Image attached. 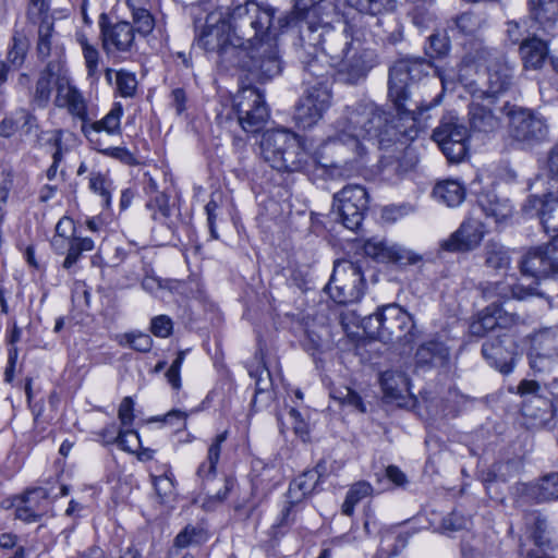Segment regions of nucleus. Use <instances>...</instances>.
Wrapping results in <instances>:
<instances>
[{
    "label": "nucleus",
    "mask_w": 558,
    "mask_h": 558,
    "mask_svg": "<svg viewBox=\"0 0 558 558\" xmlns=\"http://www.w3.org/2000/svg\"><path fill=\"white\" fill-rule=\"evenodd\" d=\"M430 64L423 59H402L389 69L388 97L396 109L398 119L408 126L392 124L388 114L373 101H359L347 106L332 125V133L325 142V148H341L344 162L365 154L366 142L377 141L380 147L409 135L423 119L425 111L436 106L435 101L424 105L412 99L411 84L428 73Z\"/></svg>",
    "instance_id": "nucleus-1"
},
{
    "label": "nucleus",
    "mask_w": 558,
    "mask_h": 558,
    "mask_svg": "<svg viewBox=\"0 0 558 558\" xmlns=\"http://www.w3.org/2000/svg\"><path fill=\"white\" fill-rule=\"evenodd\" d=\"M279 22L284 23L281 24L282 28L298 27L299 41L308 48L320 46L323 52L335 64L345 59L362 36L361 31L349 23H343L340 28L330 25L318 26L305 16H284Z\"/></svg>",
    "instance_id": "nucleus-2"
},
{
    "label": "nucleus",
    "mask_w": 558,
    "mask_h": 558,
    "mask_svg": "<svg viewBox=\"0 0 558 558\" xmlns=\"http://www.w3.org/2000/svg\"><path fill=\"white\" fill-rule=\"evenodd\" d=\"M274 15V9L262 7L255 1H245L243 4L234 7L226 13L228 29L233 36V43L239 44V48L243 49L283 32L286 28H282V23L279 22L281 17L278 19V25H276Z\"/></svg>",
    "instance_id": "nucleus-3"
},
{
    "label": "nucleus",
    "mask_w": 558,
    "mask_h": 558,
    "mask_svg": "<svg viewBox=\"0 0 558 558\" xmlns=\"http://www.w3.org/2000/svg\"><path fill=\"white\" fill-rule=\"evenodd\" d=\"M192 15L197 45L206 51L217 52L220 63L229 69L241 49L239 44L233 43L226 13L222 10L207 12L202 8H195Z\"/></svg>",
    "instance_id": "nucleus-4"
},
{
    "label": "nucleus",
    "mask_w": 558,
    "mask_h": 558,
    "mask_svg": "<svg viewBox=\"0 0 558 558\" xmlns=\"http://www.w3.org/2000/svg\"><path fill=\"white\" fill-rule=\"evenodd\" d=\"M260 154L271 168L283 172L302 171L311 159L304 138L288 130L266 132L260 142Z\"/></svg>",
    "instance_id": "nucleus-5"
},
{
    "label": "nucleus",
    "mask_w": 558,
    "mask_h": 558,
    "mask_svg": "<svg viewBox=\"0 0 558 558\" xmlns=\"http://www.w3.org/2000/svg\"><path fill=\"white\" fill-rule=\"evenodd\" d=\"M278 35L275 34L241 49L229 68H236L259 83H266L280 75L283 63L277 44Z\"/></svg>",
    "instance_id": "nucleus-6"
},
{
    "label": "nucleus",
    "mask_w": 558,
    "mask_h": 558,
    "mask_svg": "<svg viewBox=\"0 0 558 558\" xmlns=\"http://www.w3.org/2000/svg\"><path fill=\"white\" fill-rule=\"evenodd\" d=\"M362 260L338 259L326 290L330 298L339 304L359 301L364 294L365 280L362 270Z\"/></svg>",
    "instance_id": "nucleus-7"
},
{
    "label": "nucleus",
    "mask_w": 558,
    "mask_h": 558,
    "mask_svg": "<svg viewBox=\"0 0 558 558\" xmlns=\"http://www.w3.org/2000/svg\"><path fill=\"white\" fill-rule=\"evenodd\" d=\"M509 135L522 148H533L549 137V125L542 114L526 108L512 107L508 112Z\"/></svg>",
    "instance_id": "nucleus-8"
},
{
    "label": "nucleus",
    "mask_w": 558,
    "mask_h": 558,
    "mask_svg": "<svg viewBox=\"0 0 558 558\" xmlns=\"http://www.w3.org/2000/svg\"><path fill=\"white\" fill-rule=\"evenodd\" d=\"M233 109L239 124L248 133L260 131L269 118L264 96L252 86L239 90L233 99Z\"/></svg>",
    "instance_id": "nucleus-9"
},
{
    "label": "nucleus",
    "mask_w": 558,
    "mask_h": 558,
    "mask_svg": "<svg viewBox=\"0 0 558 558\" xmlns=\"http://www.w3.org/2000/svg\"><path fill=\"white\" fill-rule=\"evenodd\" d=\"M433 140L438 144L449 162H461L468 155V129L453 114L442 118L433 132Z\"/></svg>",
    "instance_id": "nucleus-10"
},
{
    "label": "nucleus",
    "mask_w": 558,
    "mask_h": 558,
    "mask_svg": "<svg viewBox=\"0 0 558 558\" xmlns=\"http://www.w3.org/2000/svg\"><path fill=\"white\" fill-rule=\"evenodd\" d=\"M367 203V192L363 186L347 185L333 195L332 210L345 228L354 231L362 225Z\"/></svg>",
    "instance_id": "nucleus-11"
},
{
    "label": "nucleus",
    "mask_w": 558,
    "mask_h": 558,
    "mask_svg": "<svg viewBox=\"0 0 558 558\" xmlns=\"http://www.w3.org/2000/svg\"><path fill=\"white\" fill-rule=\"evenodd\" d=\"M68 494L69 488L65 485H61L58 493L52 486L27 489L15 504V517L27 523L37 522L49 511L52 499Z\"/></svg>",
    "instance_id": "nucleus-12"
},
{
    "label": "nucleus",
    "mask_w": 558,
    "mask_h": 558,
    "mask_svg": "<svg viewBox=\"0 0 558 558\" xmlns=\"http://www.w3.org/2000/svg\"><path fill=\"white\" fill-rule=\"evenodd\" d=\"M529 365L534 378L519 384L523 391L548 390L550 397L558 399V359L530 351Z\"/></svg>",
    "instance_id": "nucleus-13"
},
{
    "label": "nucleus",
    "mask_w": 558,
    "mask_h": 558,
    "mask_svg": "<svg viewBox=\"0 0 558 558\" xmlns=\"http://www.w3.org/2000/svg\"><path fill=\"white\" fill-rule=\"evenodd\" d=\"M520 271L538 283L543 279L558 275V251L551 239L542 245L531 247L521 258Z\"/></svg>",
    "instance_id": "nucleus-14"
},
{
    "label": "nucleus",
    "mask_w": 558,
    "mask_h": 558,
    "mask_svg": "<svg viewBox=\"0 0 558 558\" xmlns=\"http://www.w3.org/2000/svg\"><path fill=\"white\" fill-rule=\"evenodd\" d=\"M102 49L107 56L131 53L135 48L134 27L126 21L111 23L102 13L99 17Z\"/></svg>",
    "instance_id": "nucleus-15"
},
{
    "label": "nucleus",
    "mask_w": 558,
    "mask_h": 558,
    "mask_svg": "<svg viewBox=\"0 0 558 558\" xmlns=\"http://www.w3.org/2000/svg\"><path fill=\"white\" fill-rule=\"evenodd\" d=\"M518 392L524 398L522 414L534 427L553 428L555 426V401L558 399L549 398L548 390L523 391L521 385L518 386Z\"/></svg>",
    "instance_id": "nucleus-16"
},
{
    "label": "nucleus",
    "mask_w": 558,
    "mask_h": 558,
    "mask_svg": "<svg viewBox=\"0 0 558 558\" xmlns=\"http://www.w3.org/2000/svg\"><path fill=\"white\" fill-rule=\"evenodd\" d=\"M331 101V92L326 87H306L298 101L294 120L300 128L314 126L327 111Z\"/></svg>",
    "instance_id": "nucleus-17"
},
{
    "label": "nucleus",
    "mask_w": 558,
    "mask_h": 558,
    "mask_svg": "<svg viewBox=\"0 0 558 558\" xmlns=\"http://www.w3.org/2000/svg\"><path fill=\"white\" fill-rule=\"evenodd\" d=\"M340 76L347 84L355 85L363 81L368 72L378 64V56L372 48L364 47L362 38L352 48L345 59L340 60Z\"/></svg>",
    "instance_id": "nucleus-18"
},
{
    "label": "nucleus",
    "mask_w": 558,
    "mask_h": 558,
    "mask_svg": "<svg viewBox=\"0 0 558 558\" xmlns=\"http://www.w3.org/2000/svg\"><path fill=\"white\" fill-rule=\"evenodd\" d=\"M340 76L347 84L355 85L363 81L368 72L378 64V56L372 48L364 47L362 38L352 48L345 59L340 60Z\"/></svg>",
    "instance_id": "nucleus-19"
},
{
    "label": "nucleus",
    "mask_w": 558,
    "mask_h": 558,
    "mask_svg": "<svg viewBox=\"0 0 558 558\" xmlns=\"http://www.w3.org/2000/svg\"><path fill=\"white\" fill-rule=\"evenodd\" d=\"M485 233V225L481 220L469 218L440 243V247L450 253L472 252L481 245Z\"/></svg>",
    "instance_id": "nucleus-20"
},
{
    "label": "nucleus",
    "mask_w": 558,
    "mask_h": 558,
    "mask_svg": "<svg viewBox=\"0 0 558 558\" xmlns=\"http://www.w3.org/2000/svg\"><path fill=\"white\" fill-rule=\"evenodd\" d=\"M364 253L378 263L393 264L399 267L414 265L421 256L401 245L385 240L369 239L364 243Z\"/></svg>",
    "instance_id": "nucleus-21"
},
{
    "label": "nucleus",
    "mask_w": 558,
    "mask_h": 558,
    "mask_svg": "<svg viewBox=\"0 0 558 558\" xmlns=\"http://www.w3.org/2000/svg\"><path fill=\"white\" fill-rule=\"evenodd\" d=\"M524 210H535L546 233L553 232L551 245L558 251V191L548 192L543 196L531 195Z\"/></svg>",
    "instance_id": "nucleus-22"
},
{
    "label": "nucleus",
    "mask_w": 558,
    "mask_h": 558,
    "mask_svg": "<svg viewBox=\"0 0 558 558\" xmlns=\"http://www.w3.org/2000/svg\"><path fill=\"white\" fill-rule=\"evenodd\" d=\"M384 320V342L400 340L405 343L413 339L414 323L412 316L398 304H388L381 307Z\"/></svg>",
    "instance_id": "nucleus-23"
},
{
    "label": "nucleus",
    "mask_w": 558,
    "mask_h": 558,
    "mask_svg": "<svg viewBox=\"0 0 558 558\" xmlns=\"http://www.w3.org/2000/svg\"><path fill=\"white\" fill-rule=\"evenodd\" d=\"M519 322V315L509 313L496 302L486 306L475 320L470 324L469 331L471 336L484 337L487 332L495 329H508Z\"/></svg>",
    "instance_id": "nucleus-24"
},
{
    "label": "nucleus",
    "mask_w": 558,
    "mask_h": 558,
    "mask_svg": "<svg viewBox=\"0 0 558 558\" xmlns=\"http://www.w3.org/2000/svg\"><path fill=\"white\" fill-rule=\"evenodd\" d=\"M531 28L543 35L558 34V0H526Z\"/></svg>",
    "instance_id": "nucleus-25"
},
{
    "label": "nucleus",
    "mask_w": 558,
    "mask_h": 558,
    "mask_svg": "<svg viewBox=\"0 0 558 558\" xmlns=\"http://www.w3.org/2000/svg\"><path fill=\"white\" fill-rule=\"evenodd\" d=\"M300 59L303 64V84L306 87H326L330 89L331 66L317 57V48H308L300 41Z\"/></svg>",
    "instance_id": "nucleus-26"
},
{
    "label": "nucleus",
    "mask_w": 558,
    "mask_h": 558,
    "mask_svg": "<svg viewBox=\"0 0 558 558\" xmlns=\"http://www.w3.org/2000/svg\"><path fill=\"white\" fill-rule=\"evenodd\" d=\"M482 354L489 365L504 374H508L513 366V340L507 333L487 339L482 345Z\"/></svg>",
    "instance_id": "nucleus-27"
},
{
    "label": "nucleus",
    "mask_w": 558,
    "mask_h": 558,
    "mask_svg": "<svg viewBox=\"0 0 558 558\" xmlns=\"http://www.w3.org/2000/svg\"><path fill=\"white\" fill-rule=\"evenodd\" d=\"M54 105L58 108H65L71 116L80 119L82 124L88 119L86 100L82 93L71 84L69 76L58 78Z\"/></svg>",
    "instance_id": "nucleus-28"
},
{
    "label": "nucleus",
    "mask_w": 558,
    "mask_h": 558,
    "mask_svg": "<svg viewBox=\"0 0 558 558\" xmlns=\"http://www.w3.org/2000/svg\"><path fill=\"white\" fill-rule=\"evenodd\" d=\"M487 76L488 89L472 90L473 98H481L490 101L493 96L507 90L512 84L513 66L510 65L506 57H502L497 62H493L488 65Z\"/></svg>",
    "instance_id": "nucleus-29"
},
{
    "label": "nucleus",
    "mask_w": 558,
    "mask_h": 558,
    "mask_svg": "<svg viewBox=\"0 0 558 558\" xmlns=\"http://www.w3.org/2000/svg\"><path fill=\"white\" fill-rule=\"evenodd\" d=\"M123 116V108L120 102H116L110 111L98 121L82 124V132L93 146L100 144L99 134L106 132L110 135L121 134V118Z\"/></svg>",
    "instance_id": "nucleus-30"
},
{
    "label": "nucleus",
    "mask_w": 558,
    "mask_h": 558,
    "mask_svg": "<svg viewBox=\"0 0 558 558\" xmlns=\"http://www.w3.org/2000/svg\"><path fill=\"white\" fill-rule=\"evenodd\" d=\"M61 76H68L61 59L49 61L46 68L40 71L38 80L36 81L35 89L31 98L32 104L38 108H45L51 96L52 80L54 78V84L57 85L58 78Z\"/></svg>",
    "instance_id": "nucleus-31"
},
{
    "label": "nucleus",
    "mask_w": 558,
    "mask_h": 558,
    "mask_svg": "<svg viewBox=\"0 0 558 558\" xmlns=\"http://www.w3.org/2000/svg\"><path fill=\"white\" fill-rule=\"evenodd\" d=\"M482 295L486 300L498 298L502 301L518 300L525 301L538 295L536 287L523 286L522 283L508 284L505 282L488 283L482 288Z\"/></svg>",
    "instance_id": "nucleus-32"
},
{
    "label": "nucleus",
    "mask_w": 558,
    "mask_h": 558,
    "mask_svg": "<svg viewBox=\"0 0 558 558\" xmlns=\"http://www.w3.org/2000/svg\"><path fill=\"white\" fill-rule=\"evenodd\" d=\"M449 359V350L441 341L429 340L422 343L415 353V369H429L444 366Z\"/></svg>",
    "instance_id": "nucleus-33"
},
{
    "label": "nucleus",
    "mask_w": 558,
    "mask_h": 558,
    "mask_svg": "<svg viewBox=\"0 0 558 558\" xmlns=\"http://www.w3.org/2000/svg\"><path fill=\"white\" fill-rule=\"evenodd\" d=\"M493 99L487 100V105L480 104L475 99L469 107V117L471 129L475 132L489 133L497 130L500 125L499 118L495 114Z\"/></svg>",
    "instance_id": "nucleus-34"
},
{
    "label": "nucleus",
    "mask_w": 558,
    "mask_h": 558,
    "mask_svg": "<svg viewBox=\"0 0 558 558\" xmlns=\"http://www.w3.org/2000/svg\"><path fill=\"white\" fill-rule=\"evenodd\" d=\"M519 52L526 69L537 70L543 66L548 56L547 41L541 39L534 33L521 43Z\"/></svg>",
    "instance_id": "nucleus-35"
},
{
    "label": "nucleus",
    "mask_w": 558,
    "mask_h": 558,
    "mask_svg": "<svg viewBox=\"0 0 558 558\" xmlns=\"http://www.w3.org/2000/svg\"><path fill=\"white\" fill-rule=\"evenodd\" d=\"M524 525L526 537L530 538L535 546L542 549L551 548L553 533L545 517L538 512L526 513L524 515Z\"/></svg>",
    "instance_id": "nucleus-36"
},
{
    "label": "nucleus",
    "mask_w": 558,
    "mask_h": 558,
    "mask_svg": "<svg viewBox=\"0 0 558 558\" xmlns=\"http://www.w3.org/2000/svg\"><path fill=\"white\" fill-rule=\"evenodd\" d=\"M98 441L104 445L117 444L121 449L134 452L140 448L141 439L136 432L132 429L118 430L116 424H109L99 433Z\"/></svg>",
    "instance_id": "nucleus-37"
},
{
    "label": "nucleus",
    "mask_w": 558,
    "mask_h": 558,
    "mask_svg": "<svg viewBox=\"0 0 558 558\" xmlns=\"http://www.w3.org/2000/svg\"><path fill=\"white\" fill-rule=\"evenodd\" d=\"M477 203L482 211L487 217L494 218L496 222L504 221L512 215V205L509 199L501 198L492 191L481 193Z\"/></svg>",
    "instance_id": "nucleus-38"
},
{
    "label": "nucleus",
    "mask_w": 558,
    "mask_h": 558,
    "mask_svg": "<svg viewBox=\"0 0 558 558\" xmlns=\"http://www.w3.org/2000/svg\"><path fill=\"white\" fill-rule=\"evenodd\" d=\"M484 265L496 271L507 270L511 264L510 251L498 241L489 240L483 250Z\"/></svg>",
    "instance_id": "nucleus-39"
},
{
    "label": "nucleus",
    "mask_w": 558,
    "mask_h": 558,
    "mask_svg": "<svg viewBox=\"0 0 558 558\" xmlns=\"http://www.w3.org/2000/svg\"><path fill=\"white\" fill-rule=\"evenodd\" d=\"M527 495L537 502L558 500V472L546 474L530 484Z\"/></svg>",
    "instance_id": "nucleus-40"
},
{
    "label": "nucleus",
    "mask_w": 558,
    "mask_h": 558,
    "mask_svg": "<svg viewBox=\"0 0 558 558\" xmlns=\"http://www.w3.org/2000/svg\"><path fill=\"white\" fill-rule=\"evenodd\" d=\"M434 196L448 207L459 206L465 198V189L457 180H444L438 182L434 190Z\"/></svg>",
    "instance_id": "nucleus-41"
},
{
    "label": "nucleus",
    "mask_w": 558,
    "mask_h": 558,
    "mask_svg": "<svg viewBox=\"0 0 558 558\" xmlns=\"http://www.w3.org/2000/svg\"><path fill=\"white\" fill-rule=\"evenodd\" d=\"M380 385L385 396L398 399L410 391V379L399 371H386L380 376Z\"/></svg>",
    "instance_id": "nucleus-42"
},
{
    "label": "nucleus",
    "mask_w": 558,
    "mask_h": 558,
    "mask_svg": "<svg viewBox=\"0 0 558 558\" xmlns=\"http://www.w3.org/2000/svg\"><path fill=\"white\" fill-rule=\"evenodd\" d=\"M504 56L497 49L484 45L482 41H476L474 47L465 54L464 62L485 65L486 70L493 62H497Z\"/></svg>",
    "instance_id": "nucleus-43"
},
{
    "label": "nucleus",
    "mask_w": 558,
    "mask_h": 558,
    "mask_svg": "<svg viewBox=\"0 0 558 558\" xmlns=\"http://www.w3.org/2000/svg\"><path fill=\"white\" fill-rule=\"evenodd\" d=\"M530 351L558 359V330L545 329L537 332Z\"/></svg>",
    "instance_id": "nucleus-44"
},
{
    "label": "nucleus",
    "mask_w": 558,
    "mask_h": 558,
    "mask_svg": "<svg viewBox=\"0 0 558 558\" xmlns=\"http://www.w3.org/2000/svg\"><path fill=\"white\" fill-rule=\"evenodd\" d=\"M227 439V432H223L215 437L208 448L207 461L203 462L197 470V475L203 480L210 478L216 473V465L220 458L221 445Z\"/></svg>",
    "instance_id": "nucleus-45"
},
{
    "label": "nucleus",
    "mask_w": 558,
    "mask_h": 558,
    "mask_svg": "<svg viewBox=\"0 0 558 558\" xmlns=\"http://www.w3.org/2000/svg\"><path fill=\"white\" fill-rule=\"evenodd\" d=\"M317 475L310 470L303 472L289 486V498L300 501L307 495L312 494L318 486Z\"/></svg>",
    "instance_id": "nucleus-46"
},
{
    "label": "nucleus",
    "mask_w": 558,
    "mask_h": 558,
    "mask_svg": "<svg viewBox=\"0 0 558 558\" xmlns=\"http://www.w3.org/2000/svg\"><path fill=\"white\" fill-rule=\"evenodd\" d=\"M373 493V487L365 481L353 484L347 493L345 500L342 505V513L350 517L354 512V507L364 498Z\"/></svg>",
    "instance_id": "nucleus-47"
},
{
    "label": "nucleus",
    "mask_w": 558,
    "mask_h": 558,
    "mask_svg": "<svg viewBox=\"0 0 558 558\" xmlns=\"http://www.w3.org/2000/svg\"><path fill=\"white\" fill-rule=\"evenodd\" d=\"M207 539V534L202 526L186 525L174 538V546L186 548L193 545H199Z\"/></svg>",
    "instance_id": "nucleus-48"
},
{
    "label": "nucleus",
    "mask_w": 558,
    "mask_h": 558,
    "mask_svg": "<svg viewBox=\"0 0 558 558\" xmlns=\"http://www.w3.org/2000/svg\"><path fill=\"white\" fill-rule=\"evenodd\" d=\"M89 189L98 194L101 203L106 208L110 207L112 181L100 172H90L89 174Z\"/></svg>",
    "instance_id": "nucleus-49"
},
{
    "label": "nucleus",
    "mask_w": 558,
    "mask_h": 558,
    "mask_svg": "<svg viewBox=\"0 0 558 558\" xmlns=\"http://www.w3.org/2000/svg\"><path fill=\"white\" fill-rule=\"evenodd\" d=\"M76 39L83 50L88 77L98 80V50L88 43V39L84 34H77Z\"/></svg>",
    "instance_id": "nucleus-50"
},
{
    "label": "nucleus",
    "mask_w": 558,
    "mask_h": 558,
    "mask_svg": "<svg viewBox=\"0 0 558 558\" xmlns=\"http://www.w3.org/2000/svg\"><path fill=\"white\" fill-rule=\"evenodd\" d=\"M458 29L465 35L476 34L486 24V19L473 12H464L454 20Z\"/></svg>",
    "instance_id": "nucleus-51"
},
{
    "label": "nucleus",
    "mask_w": 558,
    "mask_h": 558,
    "mask_svg": "<svg viewBox=\"0 0 558 558\" xmlns=\"http://www.w3.org/2000/svg\"><path fill=\"white\" fill-rule=\"evenodd\" d=\"M146 207L151 211V218L156 221L166 222L170 217L171 209L169 197L166 193H157L147 202Z\"/></svg>",
    "instance_id": "nucleus-52"
},
{
    "label": "nucleus",
    "mask_w": 558,
    "mask_h": 558,
    "mask_svg": "<svg viewBox=\"0 0 558 558\" xmlns=\"http://www.w3.org/2000/svg\"><path fill=\"white\" fill-rule=\"evenodd\" d=\"M53 26L48 20H44L38 29L37 52L40 59H46L51 54Z\"/></svg>",
    "instance_id": "nucleus-53"
},
{
    "label": "nucleus",
    "mask_w": 558,
    "mask_h": 558,
    "mask_svg": "<svg viewBox=\"0 0 558 558\" xmlns=\"http://www.w3.org/2000/svg\"><path fill=\"white\" fill-rule=\"evenodd\" d=\"M471 525V518L453 510L448 515L442 518L440 530L442 533H454L461 530L469 529Z\"/></svg>",
    "instance_id": "nucleus-54"
},
{
    "label": "nucleus",
    "mask_w": 558,
    "mask_h": 558,
    "mask_svg": "<svg viewBox=\"0 0 558 558\" xmlns=\"http://www.w3.org/2000/svg\"><path fill=\"white\" fill-rule=\"evenodd\" d=\"M450 49L449 38L445 34H432L428 37V45L425 47L426 54L430 58L445 57Z\"/></svg>",
    "instance_id": "nucleus-55"
},
{
    "label": "nucleus",
    "mask_w": 558,
    "mask_h": 558,
    "mask_svg": "<svg viewBox=\"0 0 558 558\" xmlns=\"http://www.w3.org/2000/svg\"><path fill=\"white\" fill-rule=\"evenodd\" d=\"M133 23L140 35L147 36L155 27V20L150 12L143 8L133 9L132 11Z\"/></svg>",
    "instance_id": "nucleus-56"
},
{
    "label": "nucleus",
    "mask_w": 558,
    "mask_h": 558,
    "mask_svg": "<svg viewBox=\"0 0 558 558\" xmlns=\"http://www.w3.org/2000/svg\"><path fill=\"white\" fill-rule=\"evenodd\" d=\"M27 50L28 43L26 38L14 36L12 38V46L7 54V59L14 68H20L24 63Z\"/></svg>",
    "instance_id": "nucleus-57"
},
{
    "label": "nucleus",
    "mask_w": 558,
    "mask_h": 558,
    "mask_svg": "<svg viewBox=\"0 0 558 558\" xmlns=\"http://www.w3.org/2000/svg\"><path fill=\"white\" fill-rule=\"evenodd\" d=\"M362 327L369 338L384 341V320L381 319V307L376 313L363 318Z\"/></svg>",
    "instance_id": "nucleus-58"
},
{
    "label": "nucleus",
    "mask_w": 558,
    "mask_h": 558,
    "mask_svg": "<svg viewBox=\"0 0 558 558\" xmlns=\"http://www.w3.org/2000/svg\"><path fill=\"white\" fill-rule=\"evenodd\" d=\"M153 484L160 502H167L174 495L172 474L154 476Z\"/></svg>",
    "instance_id": "nucleus-59"
},
{
    "label": "nucleus",
    "mask_w": 558,
    "mask_h": 558,
    "mask_svg": "<svg viewBox=\"0 0 558 558\" xmlns=\"http://www.w3.org/2000/svg\"><path fill=\"white\" fill-rule=\"evenodd\" d=\"M396 8V0H364L357 11L371 15L390 12Z\"/></svg>",
    "instance_id": "nucleus-60"
},
{
    "label": "nucleus",
    "mask_w": 558,
    "mask_h": 558,
    "mask_svg": "<svg viewBox=\"0 0 558 558\" xmlns=\"http://www.w3.org/2000/svg\"><path fill=\"white\" fill-rule=\"evenodd\" d=\"M117 88L121 96L131 97L134 95L137 86L135 75L126 71H118L116 74Z\"/></svg>",
    "instance_id": "nucleus-61"
},
{
    "label": "nucleus",
    "mask_w": 558,
    "mask_h": 558,
    "mask_svg": "<svg viewBox=\"0 0 558 558\" xmlns=\"http://www.w3.org/2000/svg\"><path fill=\"white\" fill-rule=\"evenodd\" d=\"M94 148L105 156L112 157L125 165L137 163L135 156L125 147H102V144L100 143L94 146Z\"/></svg>",
    "instance_id": "nucleus-62"
},
{
    "label": "nucleus",
    "mask_w": 558,
    "mask_h": 558,
    "mask_svg": "<svg viewBox=\"0 0 558 558\" xmlns=\"http://www.w3.org/2000/svg\"><path fill=\"white\" fill-rule=\"evenodd\" d=\"M409 16L415 27L420 31H424L429 27L433 22V14L425 5L414 7Z\"/></svg>",
    "instance_id": "nucleus-63"
},
{
    "label": "nucleus",
    "mask_w": 558,
    "mask_h": 558,
    "mask_svg": "<svg viewBox=\"0 0 558 558\" xmlns=\"http://www.w3.org/2000/svg\"><path fill=\"white\" fill-rule=\"evenodd\" d=\"M173 328L172 320L167 315H158L151 319L150 331L159 338H167L171 335Z\"/></svg>",
    "instance_id": "nucleus-64"
}]
</instances>
